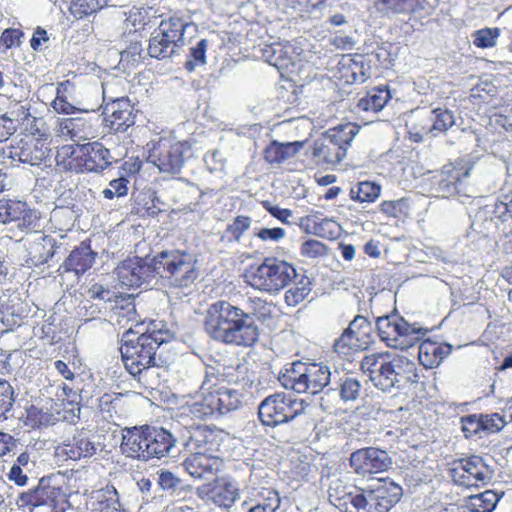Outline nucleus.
Masks as SVG:
<instances>
[{
  "mask_svg": "<svg viewBox=\"0 0 512 512\" xmlns=\"http://www.w3.org/2000/svg\"><path fill=\"white\" fill-rule=\"evenodd\" d=\"M246 277L251 287L277 294L293 279H297L298 274L292 264L276 257H267L261 264L250 266Z\"/></svg>",
  "mask_w": 512,
  "mask_h": 512,
  "instance_id": "nucleus-6",
  "label": "nucleus"
},
{
  "mask_svg": "<svg viewBox=\"0 0 512 512\" xmlns=\"http://www.w3.org/2000/svg\"><path fill=\"white\" fill-rule=\"evenodd\" d=\"M390 98V91L386 87H376L358 100L357 107L366 112L376 113L384 108Z\"/></svg>",
  "mask_w": 512,
  "mask_h": 512,
  "instance_id": "nucleus-41",
  "label": "nucleus"
},
{
  "mask_svg": "<svg viewBox=\"0 0 512 512\" xmlns=\"http://www.w3.org/2000/svg\"><path fill=\"white\" fill-rule=\"evenodd\" d=\"M376 329L380 339L387 346L405 350L413 347L429 332L418 323H408L397 314H388L376 319Z\"/></svg>",
  "mask_w": 512,
  "mask_h": 512,
  "instance_id": "nucleus-7",
  "label": "nucleus"
},
{
  "mask_svg": "<svg viewBox=\"0 0 512 512\" xmlns=\"http://www.w3.org/2000/svg\"><path fill=\"white\" fill-rule=\"evenodd\" d=\"M143 48L140 42L131 43L125 50L120 52L118 70L127 76L135 74L143 59Z\"/></svg>",
  "mask_w": 512,
  "mask_h": 512,
  "instance_id": "nucleus-39",
  "label": "nucleus"
},
{
  "mask_svg": "<svg viewBox=\"0 0 512 512\" xmlns=\"http://www.w3.org/2000/svg\"><path fill=\"white\" fill-rule=\"evenodd\" d=\"M174 338L168 330L152 324L145 332L128 329L121 338L120 353L126 370L139 382L149 384V374L163 363L162 347Z\"/></svg>",
  "mask_w": 512,
  "mask_h": 512,
  "instance_id": "nucleus-1",
  "label": "nucleus"
},
{
  "mask_svg": "<svg viewBox=\"0 0 512 512\" xmlns=\"http://www.w3.org/2000/svg\"><path fill=\"white\" fill-rule=\"evenodd\" d=\"M311 406L303 399L285 393H274L264 398L258 406V417L265 426L276 427L306 415Z\"/></svg>",
  "mask_w": 512,
  "mask_h": 512,
  "instance_id": "nucleus-8",
  "label": "nucleus"
},
{
  "mask_svg": "<svg viewBox=\"0 0 512 512\" xmlns=\"http://www.w3.org/2000/svg\"><path fill=\"white\" fill-rule=\"evenodd\" d=\"M192 156L191 145L184 142H171L160 139L149 149L147 161L155 165L161 172L179 174L185 161Z\"/></svg>",
  "mask_w": 512,
  "mask_h": 512,
  "instance_id": "nucleus-10",
  "label": "nucleus"
},
{
  "mask_svg": "<svg viewBox=\"0 0 512 512\" xmlns=\"http://www.w3.org/2000/svg\"><path fill=\"white\" fill-rule=\"evenodd\" d=\"M459 464L465 469L476 487L489 483L493 478V469L481 456L473 455L467 459H461Z\"/></svg>",
  "mask_w": 512,
  "mask_h": 512,
  "instance_id": "nucleus-29",
  "label": "nucleus"
},
{
  "mask_svg": "<svg viewBox=\"0 0 512 512\" xmlns=\"http://www.w3.org/2000/svg\"><path fill=\"white\" fill-rule=\"evenodd\" d=\"M390 360V354L387 353H373L366 355L361 360V370L364 374L368 375L371 380L372 377Z\"/></svg>",
  "mask_w": 512,
  "mask_h": 512,
  "instance_id": "nucleus-52",
  "label": "nucleus"
},
{
  "mask_svg": "<svg viewBox=\"0 0 512 512\" xmlns=\"http://www.w3.org/2000/svg\"><path fill=\"white\" fill-rule=\"evenodd\" d=\"M339 371L335 369L333 372L330 367L324 363H310L305 377L303 393L312 395L319 394L325 388L332 387Z\"/></svg>",
  "mask_w": 512,
  "mask_h": 512,
  "instance_id": "nucleus-17",
  "label": "nucleus"
},
{
  "mask_svg": "<svg viewBox=\"0 0 512 512\" xmlns=\"http://www.w3.org/2000/svg\"><path fill=\"white\" fill-rule=\"evenodd\" d=\"M429 113L428 119L432 124L427 128L426 133L431 136L445 133L455 125L454 113L448 108L438 107L432 109Z\"/></svg>",
  "mask_w": 512,
  "mask_h": 512,
  "instance_id": "nucleus-38",
  "label": "nucleus"
},
{
  "mask_svg": "<svg viewBox=\"0 0 512 512\" xmlns=\"http://www.w3.org/2000/svg\"><path fill=\"white\" fill-rule=\"evenodd\" d=\"M476 223L487 229L493 225L505 233L512 226V190L502 191L493 204L480 207L474 214L473 224Z\"/></svg>",
  "mask_w": 512,
  "mask_h": 512,
  "instance_id": "nucleus-12",
  "label": "nucleus"
},
{
  "mask_svg": "<svg viewBox=\"0 0 512 512\" xmlns=\"http://www.w3.org/2000/svg\"><path fill=\"white\" fill-rule=\"evenodd\" d=\"M60 248L52 236H39L30 245L29 255L31 264L39 266L49 262L58 263L62 258L59 251Z\"/></svg>",
  "mask_w": 512,
  "mask_h": 512,
  "instance_id": "nucleus-20",
  "label": "nucleus"
},
{
  "mask_svg": "<svg viewBox=\"0 0 512 512\" xmlns=\"http://www.w3.org/2000/svg\"><path fill=\"white\" fill-rule=\"evenodd\" d=\"M304 142L295 141L279 143L273 141L264 151V158L270 164H279L294 157L303 147Z\"/></svg>",
  "mask_w": 512,
  "mask_h": 512,
  "instance_id": "nucleus-34",
  "label": "nucleus"
},
{
  "mask_svg": "<svg viewBox=\"0 0 512 512\" xmlns=\"http://www.w3.org/2000/svg\"><path fill=\"white\" fill-rule=\"evenodd\" d=\"M180 442L186 451L212 454L217 445V434L206 425H189L180 433Z\"/></svg>",
  "mask_w": 512,
  "mask_h": 512,
  "instance_id": "nucleus-15",
  "label": "nucleus"
},
{
  "mask_svg": "<svg viewBox=\"0 0 512 512\" xmlns=\"http://www.w3.org/2000/svg\"><path fill=\"white\" fill-rule=\"evenodd\" d=\"M43 479L39 481L38 485L28 491L20 493L17 499L19 507H32L38 508L46 506L51 510L55 507V498L57 492L55 488L43 483Z\"/></svg>",
  "mask_w": 512,
  "mask_h": 512,
  "instance_id": "nucleus-21",
  "label": "nucleus"
},
{
  "mask_svg": "<svg viewBox=\"0 0 512 512\" xmlns=\"http://www.w3.org/2000/svg\"><path fill=\"white\" fill-rule=\"evenodd\" d=\"M499 501V496L492 490L468 497L465 507L471 512H492Z\"/></svg>",
  "mask_w": 512,
  "mask_h": 512,
  "instance_id": "nucleus-43",
  "label": "nucleus"
},
{
  "mask_svg": "<svg viewBox=\"0 0 512 512\" xmlns=\"http://www.w3.org/2000/svg\"><path fill=\"white\" fill-rule=\"evenodd\" d=\"M14 114L15 111L0 115V142L8 140L16 132L19 119Z\"/></svg>",
  "mask_w": 512,
  "mask_h": 512,
  "instance_id": "nucleus-61",
  "label": "nucleus"
},
{
  "mask_svg": "<svg viewBox=\"0 0 512 512\" xmlns=\"http://www.w3.org/2000/svg\"><path fill=\"white\" fill-rule=\"evenodd\" d=\"M15 114H17L15 117L18 118L19 121H27L25 129L28 130L30 134H38L40 136H43L45 134V122L42 118L31 116V114L24 106H21L20 109L17 112H15Z\"/></svg>",
  "mask_w": 512,
  "mask_h": 512,
  "instance_id": "nucleus-57",
  "label": "nucleus"
},
{
  "mask_svg": "<svg viewBox=\"0 0 512 512\" xmlns=\"http://www.w3.org/2000/svg\"><path fill=\"white\" fill-rule=\"evenodd\" d=\"M346 329L351 331L352 334L359 337L362 341L368 342V345L370 344L369 336L373 327L366 317L357 315Z\"/></svg>",
  "mask_w": 512,
  "mask_h": 512,
  "instance_id": "nucleus-58",
  "label": "nucleus"
},
{
  "mask_svg": "<svg viewBox=\"0 0 512 512\" xmlns=\"http://www.w3.org/2000/svg\"><path fill=\"white\" fill-rule=\"evenodd\" d=\"M401 369H398L399 385L398 390L405 389L413 384L418 383L419 374L415 367V363L406 358H399Z\"/></svg>",
  "mask_w": 512,
  "mask_h": 512,
  "instance_id": "nucleus-51",
  "label": "nucleus"
},
{
  "mask_svg": "<svg viewBox=\"0 0 512 512\" xmlns=\"http://www.w3.org/2000/svg\"><path fill=\"white\" fill-rule=\"evenodd\" d=\"M266 61L277 69H285L292 64V58L288 55L286 47L281 44H273L264 50Z\"/></svg>",
  "mask_w": 512,
  "mask_h": 512,
  "instance_id": "nucleus-49",
  "label": "nucleus"
},
{
  "mask_svg": "<svg viewBox=\"0 0 512 512\" xmlns=\"http://www.w3.org/2000/svg\"><path fill=\"white\" fill-rule=\"evenodd\" d=\"M343 77H346V82L349 84L363 83L370 77V67L365 66L362 55L349 60V63L344 66Z\"/></svg>",
  "mask_w": 512,
  "mask_h": 512,
  "instance_id": "nucleus-44",
  "label": "nucleus"
},
{
  "mask_svg": "<svg viewBox=\"0 0 512 512\" xmlns=\"http://www.w3.org/2000/svg\"><path fill=\"white\" fill-rule=\"evenodd\" d=\"M367 348L368 342L362 341L347 329L342 332L333 344L334 352L343 359H349L356 352L366 350Z\"/></svg>",
  "mask_w": 512,
  "mask_h": 512,
  "instance_id": "nucleus-35",
  "label": "nucleus"
},
{
  "mask_svg": "<svg viewBox=\"0 0 512 512\" xmlns=\"http://www.w3.org/2000/svg\"><path fill=\"white\" fill-rule=\"evenodd\" d=\"M183 466L190 476L196 479L211 481L218 470L217 458L212 454L191 453Z\"/></svg>",
  "mask_w": 512,
  "mask_h": 512,
  "instance_id": "nucleus-23",
  "label": "nucleus"
},
{
  "mask_svg": "<svg viewBox=\"0 0 512 512\" xmlns=\"http://www.w3.org/2000/svg\"><path fill=\"white\" fill-rule=\"evenodd\" d=\"M381 194V186L375 182L363 181L350 189V198L360 203H372Z\"/></svg>",
  "mask_w": 512,
  "mask_h": 512,
  "instance_id": "nucleus-45",
  "label": "nucleus"
},
{
  "mask_svg": "<svg viewBox=\"0 0 512 512\" xmlns=\"http://www.w3.org/2000/svg\"><path fill=\"white\" fill-rule=\"evenodd\" d=\"M398 369H401L398 359L388 360L378 373L372 377L371 382L383 392L390 393L393 389L398 390Z\"/></svg>",
  "mask_w": 512,
  "mask_h": 512,
  "instance_id": "nucleus-31",
  "label": "nucleus"
},
{
  "mask_svg": "<svg viewBox=\"0 0 512 512\" xmlns=\"http://www.w3.org/2000/svg\"><path fill=\"white\" fill-rule=\"evenodd\" d=\"M158 278L164 286L189 289L200 273L195 254L185 250H163L157 253Z\"/></svg>",
  "mask_w": 512,
  "mask_h": 512,
  "instance_id": "nucleus-4",
  "label": "nucleus"
},
{
  "mask_svg": "<svg viewBox=\"0 0 512 512\" xmlns=\"http://www.w3.org/2000/svg\"><path fill=\"white\" fill-rule=\"evenodd\" d=\"M107 2V0H74L70 4L69 12L78 20L85 19L107 6Z\"/></svg>",
  "mask_w": 512,
  "mask_h": 512,
  "instance_id": "nucleus-47",
  "label": "nucleus"
},
{
  "mask_svg": "<svg viewBox=\"0 0 512 512\" xmlns=\"http://www.w3.org/2000/svg\"><path fill=\"white\" fill-rule=\"evenodd\" d=\"M251 218L248 216H237L233 222L229 224L224 232L223 238L229 242L239 241L243 233L250 228Z\"/></svg>",
  "mask_w": 512,
  "mask_h": 512,
  "instance_id": "nucleus-56",
  "label": "nucleus"
},
{
  "mask_svg": "<svg viewBox=\"0 0 512 512\" xmlns=\"http://www.w3.org/2000/svg\"><path fill=\"white\" fill-rule=\"evenodd\" d=\"M188 29H195L194 24L186 22L179 16H171L163 19L155 31L173 43L180 44L182 48L185 45L184 33Z\"/></svg>",
  "mask_w": 512,
  "mask_h": 512,
  "instance_id": "nucleus-28",
  "label": "nucleus"
},
{
  "mask_svg": "<svg viewBox=\"0 0 512 512\" xmlns=\"http://www.w3.org/2000/svg\"><path fill=\"white\" fill-rule=\"evenodd\" d=\"M128 180L124 177L113 179L109 183V187L103 190V196L106 199H113L115 196L121 197L127 194Z\"/></svg>",
  "mask_w": 512,
  "mask_h": 512,
  "instance_id": "nucleus-62",
  "label": "nucleus"
},
{
  "mask_svg": "<svg viewBox=\"0 0 512 512\" xmlns=\"http://www.w3.org/2000/svg\"><path fill=\"white\" fill-rule=\"evenodd\" d=\"M307 370L308 364L306 363L300 361L291 363L280 374L279 381L285 389L293 390L296 393H303Z\"/></svg>",
  "mask_w": 512,
  "mask_h": 512,
  "instance_id": "nucleus-33",
  "label": "nucleus"
},
{
  "mask_svg": "<svg viewBox=\"0 0 512 512\" xmlns=\"http://www.w3.org/2000/svg\"><path fill=\"white\" fill-rule=\"evenodd\" d=\"M212 388V379L207 375L200 387V391L192 397L191 402L187 403L190 415L198 419H205L217 414L214 398L211 393Z\"/></svg>",
  "mask_w": 512,
  "mask_h": 512,
  "instance_id": "nucleus-19",
  "label": "nucleus"
},
{
  "mask_svg": "<svg viewBox=\"0 0 512 512\" xmlns=\"http://www.w3.org/2000/svg\"><path fill=\"white\" fill-rule=\"evenodd\" d=\"M204 330L212 340L225 345L250 347L259 338L258 326L251 317L226 300H218L208 306Z\"/></svg>",
  "mask_w": 512,
  "mask_h": 512,
  "instance_id": "nucleus-2",
  "label": "nucleus"
},
{
  "mask_svg": "<svg viewBox=\"0 0 512 512\" xmlns=\"http://www.w3.org/2000/svg\"><path fill=\"white\" fill-rule=\"evenodd\" d=\"M339 233V225L331 219H323L315 226V234L321 237L335 238Z\"/></svg>",
  "mask_w": 512,
  "mask_h": 512,
  "instance_id": "nucleus-64",
  "label": "nucleus"
},
{
  "mask_svg": "<svg viewBox=\"0 0 512 512\" xmlns=\"http://www.w3.org/2000/svg\"><path fill=\"white\" fill-rule=\"evenodd\" d=\"M96 253L89 245L82 243L79 247L72 250L63 264L59 267V271H74L77 275L85 273L90 269L95 261Z\"/></svg>",
  "mask_w": 512,
  "mask_h": 512,
  "instance_id": "nucleus-24",
  "label": "nucleus"
},
{
  "mask_svg": "<svg viewBox=\"0 0 512 512\" xmlns=\"http://www.w3.org/2000/svg\"><path fill=\"white\" fill-rule=\"evenodd\" d=\"M326 246L318 240L310 239L301 246V255L308 258H316L326 254Z\"/></svg>",
  "mask_w": 512,
  "mask_h": 512,
  "instance_id": "nucleus-63",
  "label": "nucleus"
},
{
  "mask_svg": "<svg viewBox=\"0 0 512 512\" xmlns=\"http://www.w3.org/2000/svg\"><path fill=\"white\" fill-rule=\"evenodd\" d=\"M97 446L85 431H77L64 444L65 454L72 460L89 458L96 454Z\"/></svg>",
  "mask_w": 512,
  "mask_h": 512,
  "instance_id": "nucleus-25",
  "label": "nucleus"
},
{
  "mask_svg": "<svg viewBox=\"0 0 512 512\" xmlns=\"http://www.w3.org/2000/svg\"><path fill=\"white\" fill-rule=\"evenodd\" d=\"M350 467L360 476L386 471L392 465V459L385 450L365 447L352 452Z\"/></svg>",
  "mask_w": 512,
  "mask_h": 512,
  "instance_id": "nucleus-13",
  "label": "nucleus"
},
{
  "mask_svg": "<svg viewBox=\"0 0 512 512\" xmlns=\"http://www.w3.org/2000/svg\"><path fill=\"white\" fill-rule=\"evenodd\" d=\"M124 397L122 393H105L96 399L97 407L105 419L114 421V417L123 412Z\"/></svg>",
  "mask_w": 512,
  "mask_h": 512,
  "instance_id": "nucleus-40",
  "label": "nucleus"
},
{
  "mask_svg": "<svg viewBox=\"0 0 512 512\" xmlns=\"http://www.w3.org/2000/svg\"><path fill=\"white\" fill-rule=\"evenodd\" d=\"M452 351L450 344H439L432 341L421 342L418 349V359L426 368L437 367Z\"/></svg>",
  "mask_w": 512,
  "mask_h": 512,
  "instance_id": "nucleus-27",
  "label": "nucleus"
},
{
  "mask_svg": "<svg viewBox=\"0 0 512 512\" xmlns=\"http://www.w3.org/2000/svg\"><path fill=\"white\" fill-rule=\"evenodd\" d=\"M499 35V28H483L473 34V43L479 48H491L496 45Z\"/></svg>",
  "mask_w": 512,
  "mask_h": 512,
  "instance_id": "nucleus-59",
  "label": "nucleus"
},
{
  "mask_svg": "<svg viewBox=\"0 0 512 512\" xmlns=\"http://www.w3.org/2000/svg\"><path fill=\"white\" fill-rule=\"evenodd\" d=\"M157 485L159 489L171 497L185 498L192 491V486L177 477L173 472L160 469L157 472Z\"/></svg>",
  "mask_w": 512,
  "mask_h": 512,
  "instance_id": "nucleus-30",
  "label": "nucleus"
},
{
  "mask_svg": "<svg viewBox=\"0 0 512 512\" xmlns=\"http://www.w3.org/2000/svg\"><path fill=\"white\" fill-rule=\"evenodd\" d=\"M295 280L294 286L285 293V302L292 307L304 301L311 292V281L307 276L298 274V278Z\"/></svg>",
  "mask_w": 512,
  "mask_h": 512,
  "instance_id": "nucleus-46",
  "label": "nucleus"
},
{
  "mask_svg": "<svg viewBox=\"0 0 512 512\" xmlns=\"http://www.w3.org/2000/svg\"><path fill=\"white\" fill-rule=\"evenodd\" d=\"M481 417H482L483 435L497 433V432L501 431L507 424V421L499 413H491V414L481 413Z\"/></svg>",
  "mask_w": 512,
  "mask_h": 512,
  "instance_id": "nucleus-60",
  "label": "nucleus"
},
{
  "mask_svg": "<svg viewBox=\"0 0 512 512\" xmlns=\"http://www.w3.org/2000/svg\"><path fill=\"white\" fill-rule=\"evenodd\" d=\"M180 444V435L163 427L143 425L126 427L120 448L127 457L148 462L177 457L181 453Z\"/></svg>",
  "mask_w": 512,
  "mask_h": 512,
  "instance_id": "nucleus-3",
  "label": "nucleus"
},
{
  "mask_svg": "<svg viewBox=\"0 0 512 512\" xmlns=\"http://www.w3.org/2000/svg\"><path fill=\"white\" fill-rule=\"evenodd\" d=\"M103 122L115 133L125 132L135 124V109L128 98L122 97L108 103L103 110Z\"/></svg>",
  "mask_w": 512,
  "mask_h": 512,
  "instance_id": "nucleus-16",
  "label": "nucleus"
},
{
  "mask_svg": "<svg viewBox=\"0 0 512 512\" xmlns=\"http://www.w3.org/2000/svg\"><path fill=\"white\" fill-rule=\"evenodd\" d=\"M15 402V393L12 385L0 379V419H7Z\"/></svg>",
  "mask_w": 512,
  "mask_h": 512,
  "instance_id": "nucleus-54",
  "label": "nucleus"
},
{
  "mask_svg": "<svg viewBox=\"0 0 512 512\" xmlns=\"http://www.w3.org/2000/svg\"><path fill=\"white\" fill-rule=\"evenodd\" d=\"M239 497V489L236 484L232 482H225L223 485L219 486L213 494L214 502L220 508H229L231 507L235 501ZM224 511L223 509H221Z\"/></svg>",
  "mask_w": 512,
  "mask_h": 512,
  "instance_id": "nucleus-50",
  "label": "nucleus"
},
{
  "mask_svg": "<svg viewBox=\"0 0 512 512\" xmlns=\"http://www.w3.org/2000/svg\"><path fill=\"white\" fill-rule=\"evenodd\" d=\"M148 55L158 60H164L172 58L175 55H179L181 47L180 44H175L171 40H168L159 35L156 31L152 33L149 39Z\"/></svg>",
  "mask_w": 512,
  "mask_h": 512,
  "instance_id": "nucleus-36",
  "label": "nucleus"
},
{
  "mask_svg": "<svg viewBox=\"0 0 512 512\" xmlns=\"http://www.w3.org/2000/svg\"><path fill=\"white\" fill-rule=\"evenodd\" d=\"M403 495V489L394 481L378 479L366 488L346 495L350 512H388Z\"/></svg>",
  "mask_w": 512,
  "mask_h": 512,
  "instance_id": "nucleus-5",
  "label": "nucleus"
},
{
  "mask_svg": "<svg viewBox=\"0 0 512 512\" xmlns=\"http://www.w3.org/2000/svg\"><path fill=\"white\" fill-rule=\"evenodd\" d=\"M157 254L150 257L128 258L122 261L115 269L119 282L129 288L148 287L158 278Z\"/></svg>",
  "mask_w": 512,
  "mask_h": 512,
  "instance_id": "nucleus-11",
  "label": "nucleus"
},
{
  "mask_svg": "<svg viewBox=\"0 0 512 512\" xmlns=\"http://www.w3.org/2000/svg\"><path fill=\"white\" fill-rule=\"evenodd\" d=\"M49 150L40 140H21L17 146L12 147L9 157L31 166H39L48 157Z\"/></svg>",
  "mask_w": 512,
  "mask_h": 512,
  "instance_id": "nucleus-18",
  "label": "nucleus"
},
{
  "mask_svg": "<svg viewBox=\"0 0 512 512\" xmlns=\"http://www.w3.org/2000/svg\"><path fill=\"white\" fill-rule=\"evenodd\" d=\"M357 133L356 126L350 123L330 129L322 139L314 142L312 155L318 162L338 164L346 156L347 149Z\"/></svg>",
  "mask_w": 512,
  "mask_h": 512,
  "instance_id": "nucleus-9",
  "label": "nucleus"
},
{
  "mask_svg": "<svg viewBox=\"0 0 512 512\" xmlns=\"http://www.w3.org/2000/svg\"><path fill=\"white\" fill-rule=\"evenodd\" d=\"M83 166L88 172H102L112 163L110 151L100 142H91L81 146Z\"/></svg>",
  "mask_w": 512,
  "mask_h": 512,
  "instance_id": "nucleus-22",
  "label": "nucleus"
},
{
  "mask_svg": "<svg viewBox=\"0 0 512 512\" xmlns=\"http://www.w3.org/2000/svg\"><path fill=\"white\" fill-rule=\"evenodd\" d=\"M92 125L85 116L64 118L60 122V132L72 139L86 138L91 132Z\"/></svg>",
  "mask_w": 512,
  "mask_h": 512,
  "instance_id": "nucleus-42",
  "label": "nucleus"
},
{
  "mask_svg": "<svg viewBox=\"0 0 512 512\" xmlns=\"http://www.w3.org/2000/svg\"><path fill=\"white\" fill-rule=\"evenodd\" d=\"M251 311L246 312L251 317V321L255 323V319L261 323H267L273 319L274 306L260 298L251 301Z\"/></svg>",
  "mask_w": 512,
  "mask_h": 512,
  "instance_id": "nucleus-53",
  "label": "nucleus"
},
{
  "mask_svg": "<svg viewBox=\"0 0 512 512\" xmlns=\"http://www.w3.org/2000/svg\"><path fill=\"white\" fill-rule=\"evenodd\" d=\"M208 47L207 39H200L189 48L187 60L184 67L188 72H193L198 67H203L207 63L206 52Z\"/></svg>",
  "mask_w": 512,
  "mask_h": 512,
  "instance_id": "nucleus-48",
  "label": "nucleus"
},
{
  "mask_svg": "<svg viewBox=\"0 0 512 512\" xmlns=\"http://www.w3.org/2000/svg\"><path fill=\"white\" fill-rule=\"evenodd\" d=\"M334 384L335 386L328 388L325 394L338 391L339 398L345 403L354 402L360 397L362 385L357 378L345 373L343 376H337Z\"/></svg>",
  "mask_w": 512,
  "mask_h": 512,
  "instance_id": "nucleus-32",
  "label": "nucleus"
},
{
  "mask_svg": "<svg viewBox=\"0 0 512 512\" xmlns=\"http://www.w3.org/2000/svg\"><path fill=\"white\" fill-rule=\"evenodd\" d=\"M460 423H461V430H462L465 438L469 439L474 436L482 437L483 426H482L481 413L462 416L460 418Z\"/></svg>",
  "mask_w": 512,
  "mask_h": 512,
  "instance_id": "nucleus-55",
  "label": "nucleus"
},
{
  "mask_svg": "<svg viewBox=\"0 0 512 512\" xmlns=\"http://www.w3.org/2000/svg\"><path fill=\"white\" fill-rule=\"evenodd\" d=\"M27 211L26 205L20 201L0 199V223L18 222L19 228L24 227Z\"/></svg>",
  "mask_w": 512,
  "mask_h": 512,
  "instance_id": "nucleus-37",
  "label": "nucleus"
},
{
  "mask_svg": "<svg viewBox=\"0 0 512 512\" xmlns=\"http://www.w3.org/2000/svg\"><path fill=\"white\" fill-rule=\"evenodd\" d=\"M470 175V168L460 164H445L434 176L432 190L441 198L454 197L461 193L463 180Z\"/></svg>",
  "mask_w": 512,
  "mask_h": 512,
  "instance_id": "nucleus-14",
  "label": "nucleus"
},
{
  "mask_svg": "<svg viewBox=\"0 0 512 512\" xmlns=\"http://www.w3.org/2000/svg\"><path fill=\"white\" fill-rule=\"evenodd\" d=\"M212 386L211 393L217 415H224L239 408L242 395L238 390L217 386L215 383H212Z\"/></svg>",
  "mask_w": 512,
  "mask_h": 512,
  "instance_id": "nucleus-26",
  "label": "nucleus"
}]
</instances>
